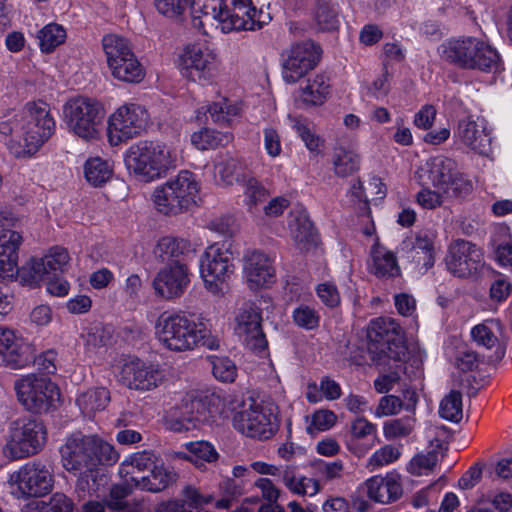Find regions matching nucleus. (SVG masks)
<instances>
[{
    "label": "nucleus",
    "mask_w": 512,
    "mask_h": 512,
    "mask_svg": "<svg viewBox=\"0 0 512 512\" xmlns=\"http://www.w3.org/2000/svg\"><path fill=\"white\" fill-rule=\"evenodd\" d=\"M110 70L116 79L127 83H139L145 76V70L135 55L124 58Z\"/></svg>",
    "instance_id": "a18cd8bd"
},
{
    "label": "nucleus",
    "mask_w": 512,
    "mask_h": 512,
    "mask_svg": "<svg viewBox=\"0 0 512 512\" xmlns=\"http://www.w3.org/2000/svg\"><path fill=\"white\" fill-rule=\"evenodd\" d=\"M190 252V243L182 238H176L172 236L162 237L155 249L154 254L156 258L162 262L172 263L181 262L180 258Z\"/></svg>",
    "instance_id": "4c0bfd02"
},
{
    "label": "nucleus",
    "mask_w": 512,
    "mask_h": 512,
    "mask_svg": "<svg viewBox=\"0 0 512 512\" xmlns=\"http://www.w3.org/2000/svg\"><path fill=\"white\" fill-rule=\"evenodd\" d=\"M288 226L291 236L301 250H308L317 242V231L309 218L307 210L295 206L289 213Z\"/></svg>",
    "instance_id": "cd10ccee"
},
{
    "label": "nucleus",
    "mask_w": 512,
    "mask_h": 512,
    "mask_svg": "<svg viewBox=\"0 0 512 512\" xmlns=\"http://www.w3.org/2000/svg\"><path fill=\"white\" fill-rule=\"evenodd\" d=\"M188 267L177 260L162 268L153 280L155 293L167 300L180 297L190 283Z\"/></svg>",
    "instance_id": "412c9836"
},
{
    "label": "nucleus",
    "mask_w": 512,
    "mask_h": 512,
    "mask_svg": "<svg viewBox=\"0 0 512 512\" xmlns=\"http://www.w3.org/2000/svg\"><path fill=\"white\" fill-rule=\"evenodd\" d=\"M46 442V428L43 422L34 417L13 421L9 428V437L3 448L4 453L21 459L40 452Z\"/></svg>",
    "instance_id": "0eeeda50"
},
{
    "label": "nucleus",
    "mask_w": 512,
    "mask_h": 512,
    "mask_svg": "<svg viewBox=\"0 0 512 512\" xmlns=\"http://www.w3.org/2000/svg\"><path fill=\"white\" fill-rule=\"evenodd\" d=\"M19 402L32 413H47L59 400L58 387L47 377L29 374L15 381Z\"/></svg>",
    "instance_id": "9d476101"
},
{
    "label": "nucleus",
    "mask_w": 512,
    "mask_h": 512,
    "mask_svg": "<svg viewBox=\"0 0 512 512\" xmlns=\"http://www.w3.org/2000/svg\"><path fill=\"white\" fill-rule=\"evenodd\" d=\"M38 39L41 51L50 53L65 41L66 31L61 25L51 23L38 32Z\"/></svg>",
    "instance_id": "8fccbe9b"
},
{
    "label": "nucleus",
    "mask_w": 512,
    "mask_h": 512,
    "mask_svg": "<svg viewBox=\"0 0 512 512\" xmlns=\"http://www.w3.org/2000/svg\"><path fill=\"white\" fill-rule=\"evenodd\" d=\"M0 356L5 365L12 369L23 368L34 360L30 346L17 339L9 329H0Z\"/></svg>",
    "instance_id": "393cba45"
},
{
    "label": "nucleus",
    "mask_w": 512,
    "mask_h": 512,
    "mask_svg": "<svg viewBox=\"0 0 512 512\" xmlns=\"http://www.w3.org/2000/svg\"><path fill=\"white\" fill-rule=\"evenodd\" d=\"M282 482L293 493L298 495H315L320 485L316 479L305 476L297 477L293 466H285L281 473Z\"/></svg>",
    "instance_id": "ea45409f"
},
{
    "label": "nucleus",
    "mask_w": 512,
    "mask_h": 512,
    "mask_svg": "<svg viewBox=\"0 0 512 512\" xmlns=\"http://www.w3.org/2000/svg\"><path fill=\"white\" fill-rule=\"evenodd\" d=\"M148 124L146 109L138 104L120 106L108 120L107 134L109 143L117 146L141 134Z\"/></svg>",
    "instance_id": "f8f14e48"
},
{
    "label": "nucleus",
    "mask_w": 512,
    "mask_h": 512,
    "mask_svg": "<svg viewBox=\"0 0 512 512\" xmlns=\"http://www.w3.org/2000/svg\"><path fill=\"white\" fill-rule=\"evenodd\" d=\"M315 20L321 31H333L339 26L338 9L330 0H318Z\"/></svg>",
    "instance_id": "de8ad7c7"
},
{
    "label": "nucleus",
    "mask_w": 512,
    "mask_h": 512,
    "mask_svg": "<svg viewBox=\"0 0 512 512\" xmlns=\"http://www.w3.org/2000/svg\"><path fill=\"white\" fill-rule=\"evenodd\" d=\"M156 459L155 454L149 451L134 453L121 463L119 475L124 478L129 477L135 486V479L141 477V473L150 472L156 464Z\"/></svg>",
    "instance_id": "c9c22d12"
},
{
    "label": "nucleus",
    "mask_w": 512,
    "mask_h": 512,
    "mask_svg": "<svg viewBox=\"0 0 512 512\" xmlns=\"http://www.w3.org/2000/svg\"><path fill=\"white\" fill-rule=\"evenodd\" d=\"M208 113L213 122L225 125L228 124L232 117L238 115L239 108L235 105L229 104L227 100L216 102L208 107Z\"/></svg>",
    "instance_id": "052dcab7"
},
{
    "label": "nucleus",
    "mask_w": 512,
    "mask_h": 512,
    "mask_svg": "<svg viewBox=\"0 0 512 512\" xmlns=\"http://www.w3.org/2000/svg\"><path fill=\"white\" fill-rule=\"evenodd\" d=\"M399 457L400 451L398 448L392 445H385L380 449L376 450L368 459L367 468L370 471H373L379 467L388 465L396 461Z\"/></svg>",
    "instance_id": "bf43d9fd"
},
{
    "label": "nucleus",
    "mask_w": 512,
    "mask_h": 512,
    "mask_svg": "<svg viewBox=\"0 0 512 512\" xmlns=\"http://www.w3.org/2000/svg\"><path fill=\"white\" fill-rule=\"evenodd\" d=\"M373 265L371 271L380 278H392L400 275L396 256L385 248L378 247L372 251Z\"/></svg>",
    "instance_id": "a19ab883"
},
{
    "label": "nucleus",
    "mask_w": 512,
    "mask_h": 512,
    "mask_svg": "<svg viewBox=\"0 0 512 512\" xmlns=\"http://www.w3.org/2000/svg\"><path fill=\"white\" fill-rule=\"evenodd\" d=\"M75 474L79 475L75 486L79 498H85L86 496L95 494L104 476L102 469L99 467L85 468L77 471Z\"/></svg>",
    "instance_id": "37998d69"
},
{
    "label": "nucleus",
    "mask_w": 512,
    "mask_h": 512,
    "mask_svg": "<svg viewBox=\"0 0 512 512\" xmlns=\"http://www.w3.org/2000/svg\"><path fill=\"white\" fill-rule=\"evenodd\" d=\"M292 127L305 143L307 149L312 153H319L322 145L321 138L316 135L303 119L293 118Z\"/></svg>",
    "instance_id": "6e6d98bb"
},
{
    "label": "nucleus",
    "mask_w": 512,
    "mask_h": 512,
    "mask_svg": "<svg viewBox=\"0 0 512 512\" xmlns=\"http://www.w3.org/2000/svg\"><path fill=\"white\" fill-rule=\"evenodd\" d=\"M250 5L249 0H214L203 6V15L214 19L223 33L261 29L270 17Z\"/></svg>",
    "instance_id": "20e7f679"
},
{
    "label": "nucleus",
    "mask_w": 512,
    "mask_h": 512,
    "mask_svg": "<svg viewBox=\"0 0 512 512\" xmlns=\"http://www.w3.org/2000/svg\"><path fill=\"white\" fill-rule=\"evenodd\" d=\"M439 415L441 418L458 423L461 421L462 413V394L457 390H451L440 402Z\"/></svg>",
    "instance_id": "3c124183"
},
{
    "label": "nucleus",
    "mask_w": 512,
    "mask_h": 512,
    "mask_svg": "<svg viewBox=\"0 0 512 512\" xmlns=\"http://www.w3.org/2000/svg\"><path fill=\"white\" fill-rule=\"evenodd\" d=\"M442 58L462 69L496 72L500 67L498 52L476 37L452 38L441 45Z\"/></svg>",
    "instance_id": "7ed1b4c3"
},
{
    "label": "nucleus",
    "mask_w": 512,
    "mask_h": 512,
    "mask_svg": "<svg viewBox=\"0 0 512 512\" xmlns=\"http://www.w3.org/2000/svg\"><path fill=\"white\" fill-rule=\"evenodd\" d=\"M330 92L329 78L324 74L316 75L300 89L297 103L300 107L318 106L325 102Z\"/></svg>",
    "instance_id": "2f4dec72"
},
{
    "label": "nucleus",
    "mask_w": 512,
    "mask_h": 512,
    "mask_svg": "<svg viewBox=\"0 0 512 512\" xmlns=\"http://www.w3.org/2000/svg\"><path fill=\"white\" fill-rule=\"evenodd\" d=\"M219 401L218 396L206 392L187 394L181 401L179 416L173 429L190 430L199 424L210 422L218 412Z\"/></svg>",
    "instance_id": "ddd939ff"
},
{
    "label": "nucleus",
    "mask_w": 512,
    "mask_h": 512,
    "mask_svg": "<svg viewBox=\"0 0 512 512\" xmlns=\"http://www.w3.org/2000/svg\"><path fill=\"white\" fill-rule=\"evenodd\" d=\"M23 153L32 155L52 136L55 121L46 103H27L20 113Z\"/></svg>",
    "instance_id": "6e6552de"
},
{
    "label": "nucleus",
    "mask_w": 512,
    "mask_h": 512,
    "mask_svg": "<svg viewBox=\"0 0 512 512\" xmlns=\"http://www.w3.org/2000/svg\"><path fill=\"white\" fill-rule=\"evenodd\" d=\"M63 114L68 129L75 135L86 141L98 139L104 116L100 102L88 97H76L64 105Z\"/></svg>",
    "instance_id": "423d86ee"
},
{
    "label": "nucleus",
    "mask_w": 512,
    "mask_h": 512,
    "mask_svg": "<svg viewBox=\"0 0 512 512\" xmlns=\"http://www.w3.org/2000/svg\"><path fill=\"white\" fill-rule=\"evenodd\" d=\"M47 510L46 512H73L74 503L71 498L62 492H55L51 495L47 502H43Z\"/></svg>",
    "instance_id": "338daca9"
},
{
    "label": "nucleus",
    "mask_w": 512,
    "mask_h": 512,
    "mask_svg": "<svg viewBox=\"0 0 512 512\" xmlns=\"http://www.w3.org/2000/svg\"><path fill=\"white\" fill-rule=\"evenodd\" d=\"M185 75L192 81L208 83L215 76V54L206 47L197 45L185 49L182 57Z\"/></svg>",
    "instance_id": "4be33fe9"
},
{
    "label": "nucleus",
    "mask_w": 512,
    "mask_h": 512,
    "mask_svg": "<svg viewBox=\"0 0 512 512\" xmlns=\"http://www.w3.org/2000/svg\"><path fill=\"white\" fill-rule=\"evenodd\" d=\"M102 46L110 69L122 62L124 58H130L135 55L129 41L115 34L104 36Z\"/></svg>",
    "instance_id": "58836bf2"
},
{
    "label": "nucleus",
    "mask_w": 512,
    "mask_h": 512,
    "mask_svg": "<svg viewBox=\"0 0 512 512\" xmlns=\"http://www.w3.org/2000/svg\"><path fill=\"white\" fill-rule=\"evenodd\" d=\"M154 6L162 15L178 19L188 8V0H154Z\"/></svg>",
    "instance_id": "e2e57ef3"
},
{
    "label": "nucleus",
    "mask_w": 512,
    "mask_h": 512,
    "mask_svg": "<svg viewBox=\"0 0 512 512\" xmlns=\"http://www.w3.org/2000/svg\"><path fill=\"white\" fill-rule=\"evenodd\" d=\"M426 166L431 184L439 191L447 189L448 181L457 170L456 162L445 156H436L429 159Z\"/></svg>",
    "instance_id": "f704fd0d"
},
{
    "label": "nucleus",
    "mask_w": 512,
    "mask_h": 512,
    "mask_svg": "<svg viewBox=\"0 0 512 512\" xmlns=\"http://www.w3.org/2000/svg\"><path fill=\"white\" fill-rule=\"evenodd\" d=\"M502 325L499 320H486L476 325L471 330L473 340L486 349H495L493 354L488 356V362H499L505 355L506 345L500 340Z\"/></svg>",
    "instance_id": "bb28decb"
},
{
    "label": "nucleus",
    "mask_w": 512,
    "mask_h": 512,
    "mask_svg": "<svg viewBox=\"0 0 512 512\" xmlns=\"http://www.w3.org/2000/svg\"><path fill=\"white\" fill-rule=\"evenodd\" d=\"M86 352L94 354L99 348L104 347L110 340V335L104 327L96 325L91 327L86 334L83 335Z\"/></svg>",
    "instance_id": "13d9d810"
},
{
    "label": "nucleus",
    "mask_w": 512,
    "mask_h": 512,
    "mask_svg": "<svg viewBox=\"0 0 512 512\" xmlns=\"http://www.w3.org/2000/svg\"><path fill=\"white\" fill-rule=\"evenodd\" d=\"M371 345L380 355L397 362H403L408 354L403 331L392 318H377L370 322L367 334ZM407 371V365L401 363L399 368Z\"/></svg>",
    "instance_id": "9b49d317"
},
{
    "label": "nucleus",
    "mask_w": 512,
    "mask_h": 512,
    "mask_svg": "<svg viewBox=\"0 0 512 512\" xmlns=\"http://www.w3.org/2000/svg\"><path fill=\"white\" fill-rule=\"evenodd\" d=\"M155 335L165 349L173 352H186L197 346L210 350L219 347V339L185 313L163 312L157 319Z\"/></svg>",
    "instance_id": "f257e3e1"
},
{
    "label": "nucleus",
    "mask_w": 512,
    "mask_h": 512,
    "mask_svg": "<svg viewBox=\"0 0 512 512\" xmlns=\"http://www.w3.org/2000/svg\"><path fill=\"white\" fill-rule=\"evenodd\" d=\"M21 235L13 230L0 232V279H12L18 274V249Z\"/></svg>",
    "instance_id": "c85d7f7f"
},
{
    "label": "nucleus",
    "mask_w": 512,
    "mask_h": 512,
    "mask_svg": "<svg viewBox=\"0 0 512 512\" xmlns=\"http://www.w3.org/2000/svg\"><path fill=\"white\" fill-rule=\"evenodd\" d=\"M294 323L306 330H314L319 326L318 312L307 305H300L292 313Z\"/></svg>",
    "instance_id": "4d7b16f0"
},
{
    "label": "nucleus",
    "mask_w": 512,
    "mask_h": 512,
    "mask_svg": "<svg viewBox=\"0 0 512 512\" xmlns=\"http://www.w3.org/2000/svg\"><path fill=\"white\" fill-rule=\"evenodd\" d=\"M243 274L249 288L256 290L274 282L275 270L268 255L252 250L243 256Z\"/></svg>",
    "instance_id": "5701e85b"
},
{
    "label": "nucleus",
    "mask_w": 512,
    "mask_h": 512,
    "mask_svg": "<svg viewBox=\"0 0 512 512\" xmlns=\"http://www.w3.org/2000/svg\"><path fill=\"white\" fill-rule=\"evenodd\" d=\"M432 450L427 454H417L409 463L408 471L415 475L421 476L431 471L438 462L437 449H443L444 443L440 439L431 441Z\"/></svg>",
    "instance_id": "49530a36"
},
{
    "label": "nucleus",
    "mask_w": 512,
    "mask_h": 512,
    "mask_svg": "<svg viewBox=\"0 0 512 512\" xmlns=\"http://www.w3.org/2000/svg\"><path fill=\"white\" fill-rule=\"evenodd\" d=\"M336 422V415L331 410L321 409L312 415L311 425L308 430L325 431L330 429Z\"/></svg>",
    "instance_id": "774afa93"
},
{
    "label": "nucleus",
    "mask_w": 512,
    "mask_h": 512,
    "mask_svg": "<svg viewBox=\"0 0 512 512\" xmlns=\"http://www.w3.org/2000/svg\"><path fill=\"white\" fill-rule=\"evenodd\" d=\"M331 163L335 175L345 178L359 170L361 156L352 146L337 143L332 148Z\"/></svg>",
    "instance_id": "7c9ffc66"
},
{
    "label": "nucleus",
    "mask_w": 512,
    "mask_h": 512,
    "mask_svg": "<svg viewBox=\"0 0 512 512\" xmlns=\"http://www.w3.org/2000/svg\"><path fill=\"white\" fill-rule=\"evenodd\" d=\"M445 262L447 269L461 278L476 274L484 264L480 248L466 240H456L450 245Z\"/></svg>",
    "instance_id": "6ab92c4d"
},
{
    "label": "nucleus",
    "mask_w": 512,
    "mask_h": 512,
    "mask_svg": "<svg viewBox=\"0 0 512 512\" xmlns=\"http://www.w3.org/2000/svg\"><path fill=\"white\" fill-rule=\"evenodd\" d=\"M11 493L18 499L39 498L49 494L54 485L52 470L40 461H31L9 478Z\"/></svg>",
    "instance_id": "1a4fd4ad"
},
{
    "label": "nucleus",
    "mask_w": 512,
    "mask_h": 512,
    "mask_svg": "<svg viewBox=\"0 0 512 512\" xmlns=\"http://www.w3.org/2000/svg\"><path fill=\"white\" fill-rule=\"evenodd\" d=\"M127 169L137 180L151 182L164 177L177 166V154L157 141L143 140L132 145L126 154Z\"/></svg>",
    "instance_id": "f03ea898"
},
{
    "label": "nucleus",
    "mask_w": 512,
    "mask_h": 512,
    "mask_svg": "<svg viewBox=\"0 0 512 512\" xmlns=\"http://www.w3.org/2000/svg\"><path fill=\"white\" fill-rule=\"evenodd\" d=\"M123 382L130 388L140 391L152 390L162 382L163 373L153 365H146L141 360H133L122 368Z\"/></svg>",
    "instance_id": "b1692460"
},
{
    "label": "nucleus",
    "mask_w": 512,
    "mask_h": 512,
    "mask_svg": "<svg viewBox=\"0 0 512 512\" xmlns=\"http://www.w3.org/2000/svg\"><path fill=\"white\" fill-rule=\"evenodd\" d=\"M359 492L375 502L386 504L400 498L402 487L393 479L373 476L364 483Z\"/></svg>",
    "instance_id": "c756f323"
},
{
    "label": "nucleus",
    "mask_w": 512,
    "mask_h": 512,
    "mask_svg": "<svg viewBox=\"0 0 512 512\" xmlns=\"http://www.w3.org/2000/svg\"><path fill=\"white\" fill-rule=\"evenodd\" d=\"M199 184L196 176L188 171H180L174 178L157 187L152 199L156 209L164 215H178L196 205Z\"/></svg>",
    "instance_id": "39448f33"
},
{
    "label": "nucleus",
    "mask_w": 512,
    "mask_h": 512,
    "mask_svg": "<svg viewBox=\"0 0 512 512\" xmlns=\"http://www.w3.org/2000/svg\"><path fill=\"white\" fill-rule=\"evenodd\" d=\"M85 177L93 186H101L112 176L109 163L99 157L91 158L85 163Z\"/></svg>",
    "instance_id": "09e8293b"
},
{
    "label": "nucleus",
    "mask_w": 512,
    "mask_h": 512,
    "mask_svg": "<svg viewBox=\"0 0 512 512\" xmlns=\"http://www.w3.org/2000/svg\"><path fill=\"white\" fill-rule=\"evenodd\" d=\"M233 136L231 133H224L212 129H203L191 135L192 144L200 150L215 149L219 146H225L231 142Z\"/></svg>",
    "instance_id": "c03bdc74"
},
{
    "label": "nucleus",
    "mask_w": 512,
    "mask_h": 512,
    "mask_svg": "<svg viewBox=\"0 0 512 512\" xmlns=\"http://www.w3.org/2000/svg\"><path fill=\"white\" fill-rule=\"evenodd\" d=\"M211 364L213 376L224 383H231L236 379L237 367L235 363L226 356L211 355L207 357Z\"/></svg>",
    "instance_id": "603ef678"
},
{
    "label": "nucleus",
    "mask_w": 512,
    "mask_h": 512,
    "mask_svg": "<svg viewBox=\"0 0 512 512\" xmlns=\"http://www.w3.org/2000/svg\"><path fill=\"white\" fill-rule=\"evenodd\" d=\"M68 262L67 250L56 247L42 258H32L20 269L18 268V273L25 283L39 285L50 279L51 275H56V272H63Z\"/></svg>",
    "instance_id": "f3484780"
},
{
    "label": "nucleus",
    "mask_w": 512,
    "mask_h": 512,
    "mask_svg": "<svg viewBox=\"0 0 512 512\" xmlns=\"http://www.w3.org/2000/svg\"><path fill=\"white\" fill-rule=\"evenodd\" d=\"M240 169L241 163L233 157L223 158L215 164L216 172L227 184H231L234 180L238 179V170Z\"/></svg>",
    "instance_id": "0e129e2a"
},
{
    "label": "nucleus",
    "mask_w": 512,
    "mask_h": 512,
    "mask_svg": "<svg viewBox=\"0 0 512 512\" xmlns=\"http://www.w3.org/2000/svg\"><path fill=\"white\" fill-rule=\"evenodd\" d=\"M235 334L251 351L262 352L268 342L262 329L261 309L253 303L244 304L235 318Z\"/></svg>",
    "instance_id": "dca6fc26"
},
{
    "label": "nucleus",
    "mask_w": 512,
    "mask_h": 512,
    "mask_svg": "<svg viewBox=\"0 0 512 512\" xmlns=\"http://www.w3.org/2000/svg\"><path fill=\"white\" fill-rule=\"evenodd\" d=\"M185 447L189 455L183 452H179L177 455L189 460L199 469H204L206 463H215L219 458V453L214 445L205 440L188 442Z\"/></svg>",
    "instance_id": "e433bc0d"
},
{
    "label": "nucleus",
    "mask_w": 512,
    "mask_h": 512,
    "mask_svg": "<svg viewBox=\"0 0 512 512\" xmlns=\"http://www.w3.org/2000/svg\"><path fill=\"white\" fill-rule=\"evenodd\" d=\"M244 195L246 197L247 206L252 210V208L269 197V191L257 179L250 177L245 180Z\"/></svg>",
    "instance_id": "5fc2aeb1"
},
{
    "label": "nucleus",
    "mask_w": 512,
    "mask_h": 512,
    "mask_svg": "<svg viewBox=\"0 0 512 512\" xmlns=\"http://www.w3.org/2000/svg\"><path fill=\"white\" fill-rule=\"evenodd\" d=\"M447 184V189H442L441 192L448 197H463L472 191L471 181L458 170L455 171Z\"/></svg>",
    "instance_id": "680f3d73"
},
{
    "label": "nucleus",
    "mask_w": 512,
    "mask_h": 512,
    "mask_svg": "<svg viewBox=\"0 0 512 512\" xmlns=\"http://www.w3.org/2000/svg\"><path fill=\"white\" fill-rule=\"evenodd\" d=\"M454 137L478 154L486 155L490 151V135L487 133L485 126L472 119V117H465L458 121Z\"/></svg>",
    "instance_id": "a878e982"
},
{
    "label": "nucleus",
    "mask_w": 512,
    "mask_h": 512,
    "mask_svg": "<svg viewBox=\"0 0 512 512\" xmlns=\"http://www.w3.org/2000/svg\"><path fill=\"white\" fill-rule=\"evenodd\" d=\"M233 256L224 245H212L206 249L200 260V275L208 291L217 294L222 285L234 272Z\"/></svg>",
    "instance_id": "4468645a"
},
{
    "label": "nucleus",
    "mask_w": 512,
    "mask_h": 512,
    "mask_svg": "<svg viewBox=\"0 0 512 512\" xmlns=\"http://www.w3.org/2000/svg\"><path fill=\"white\" fill-rule=\"evenodd\" d=\"M109 402L110 392L104 387L89 389L76 399V403L84 415L104 410Z\"/></svg>",
    "instance_id": "79ce46f5"
},
{
    "label": "nucleus",
    "mask_w": 512,
    "mask_h": 512,
    "mask_svg": "<svg viewBox=\"0 0 512 512\" xmlns=\"http://www.w3.org/2000/svg\"><path fill=\"white\" fill-rule=\"evenodd\" d=\"M233 427L247 437L260 440L271 438L276 432L272 414L258 404H251L234 413Z\"/></svg>",
    "instance_id": "a211bd4d"
},
{
    "label": "nucleus",
    "mask_w": 512,
    "mask_h": 512,
    "mask_svg": "<svg viewBox=\"0 0 512 512\" xmlns=\"http://www.w3.org/2000/svg\"><path fill=\"white\" fill-rule=\"evenodd\" d=\"M321 47L312 40L297 43L283 53L282 77L288 84H293L313 70L320 61Z\"/></svg>",
    "instance_id": "2eb2a0df"
},
{
    "label": "nucleus",
    "mask_w": 512,
    "mask_h": 512,
    "mask_svg": "<svg viewBox=\"0 0 512 512\" xmlns=\"http://www.w3.org/2000/svg\"><path fill=\"white\" fill-rule=\"evenodd\" d=\"M182 495V499L161 502L157 505L155 512H195L209 501L196 488L191 486L185 487Z\"/></svg>",
    "instance_id": "473e14b6"
},
{
    "label": "nucleus",
    "mask_w": 512,
    "mask_h": 512,
    "mask_svg": "<svg viewBox=\"0 0 512 512\" xmlns=\"http://www.w3.org/2000/svg\"><path fill=\"white\" fill-rule=\"evenodd\" d=\"M413 430V420L411 418H400L386 422L384 425V435L386 438H398L409 435Z\"/></svg>",
    "instance_id": "69168bd1"
},
{
    "label": "nucleus",
    "mask_w": 512,
    "mask_h": 512,
    "mask_svg": "<svg viewBox=\"0 0 512 512\" xmlns=\"http://www.w3.org/2000/svg\"><path fill=\"white\" fill-rule=\"evenodd\" d=\"M95 436L73 433L65 444L60 448L63 467L72 473L85 468H93V448L95 447Z\"/></svg>",
    "instance_id": "aec40b11"
},
{
    "label": "nucleus",
    "mask_w": 512,
    "mask_h": 512,
    "mask_svg": "<svg viewBox=\"0 0 512 512\" xmlns=\"http://www.w3.org/2000/svg\"><path fill=\"white\" fill-rule=\"evenodd\" d=\"M95 447L93 448L92 462L94 467L99 465L110 466L115 464L119 459L118 452L112 445L95 436Z\"/></svg>",
    "instance_id": "864d4df0"
},
{
    "label": "nucleus",
    "mask_w": 512,
    "mask_h": 512,
    "mask_svg": "<svg viewBox=\"0 0 512 512\" xmlns=\"http://www.w3.org/2000/svg\"><path fill=\"white\" fill-rule=\"evenodd\" d=\"M177 480V473L156 464L148 475H142L135 479V488L157 493L166 489Z\"/></svg>",
    "instance_id": "72a5a7b5"
}]
</instances>
